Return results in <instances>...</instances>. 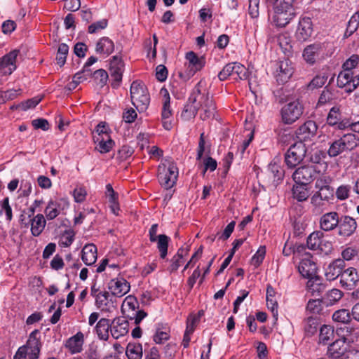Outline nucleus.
Masks as SVG:
<instances>
[{"instance_id": "1", "label": "nucleus", "mask_w": 359, "mask_h": 359, "mask_svg": "<svg viewBox=\"0 0 359 359\" xmlns=\"http://www.w3.org/2000/svg\"><path fill=\"white\" fill-rule=\"evenodd\" d=\"M132 104L141 113L145 111L150 103V95L146 86L140 81H133L130 86Z\"/></svg>"}, {"instance_id": "2", "label": "nucleus", "mask_w": 359, "mask_h": 359, "mask_svg": "<svg viewBox=\"0 0 359 359\" xmlns=\"http://www.w3.org/2000/svg\"><path fill=\"white\" fill-rule=\"evenodd\" d=\"M158 177L163 187L167 189L172 188L178 177V168L176 164L173 161L166 159L165 163L158 166Z\"/></svg>"}, {"instance_id": "3", "label": "nucleus", "mask_w": 359, "mask_h": 359, "mask_svg": "<svg viewBox=\"0 0 359 359\" xmlns=\"http://www.w3.org/2000/svg\"><path fill=\"white\" fill-rule=\"evenodd\" d=\"M201 87L202 82L199 81L194 88L190 96L184 106L181 113V118L184 121H189L194 118L199 109L198 98L201 95Z\"/></svg>"}, {"instance_id": "4", "label": "nucleus", "mask_w": 359, "mask_h": 359, "mask_svg": "<svg viewBox=\"0 0 359 359\" xmlns=\"http://www.w3.org/2000/svg\"><path fill=\"white\" fill-rule=\"evenodd\" d=\"M303 113L304 107L298 100L290 102L280 109L281 121L285 125H291L299 120Z\"/></svg>"}, {"instance_id": "5", "label": "nucleus", "mask_w": 359, "mask_h": 359, "mask_svg": "<svg viewBox=\"0 0 359 359\" xmlns=\"http://www.w3.org/2000/svg\"><path fill=\"white\" fill-rule=\"evenodd\" d=\"M321 170L318 168V165H303L293 172L292 178L297 184L308 185L316 180Z\"/></svg>"}, {"instance_id": "6", "label": "nucleus", "mask_w": 359, "mask_h": 359, "mask_svg": "<svg viewBox=\"0 0 359 359\" xmlns=\"http://www.w3.org/2000/svg\"><path fill=\"white\" fill-rule=\"evenodd\" d=\"M236 75V80H246L249 76L248 70L242 64L235 62L226 64L219 72L218 78L220 81L226 80L230 76Z\"/></svg>"}, {"instance_id": "7", "label": "nucleus", "mask_w": 359, "mask_h": 359, "mask_svg": "<svg viewBox=\"0 0 359 359\" xmlns=\"http://www.w3.org/2000/svg\"><path fill=\"white\" fill-rule=\"evenodd\" d=\"M306 153L305 144L298 142L290 147L285 154V162L288 168H294L304 158Z\"/></svg>"}, {"instance_id": "8", "label": "nucleus", "mask_w": 359, "mask_h": 359, "mask_svg": "<svg viewBox=\"0 0 359 359\" xmlns=\"http://www.w3.org/2000/svg\"><path fill=\"white\" fill-rule=\"evenodd\" d=\"M198 100L199 109H201L200 118L203 121L214 118L216 112L215 104L212 97L205 90H203L202 87Z\"/></svg>"}, {"instance_id": "9", "label": "nucleus", "mask_w": 359, "mask_h": 359, "mask_svg": "<svg viewBox=\"0 0 359 359\" xmlns=\"http://www.w3.org/2000/svg\"><path fill=\"white\" fill-rule=\"evenodd\" d=\"M337 86L340 88H344L347 93H351L359 86V74L354 76L352 72L343 69L338 74Z\"/></svg>"}, {"instance_id": "10", "label": "nucleus", "mask_w": 359, "mask_h": 359, "mask_svg": "<svg viewBox=\"0 0 359 359\" xmlns=\"http://www.w3.org/2000/svg\"><path fill=\"white\" fill-rule=\"evenodd\" d=\"M333 188L325 187L318 189L311 197V204L313 206L314 212H320V208L324 205V202L329 201L333 196Z\"/></svg>"}, {"instance_id": "11", "label": "nucleus", "mask_w": 359, "mask_h": 359, "mask_svg": "<svg viewBox=\"0 0 359 359\" xmlns=\"http://www.w3.org/2000/svg\"><path fill=\"white\" fill-rule=\"evenodd\" d=\"M326 120L329 126L335 127L338 130H344L349 126L348 120L343 118L340 108L337 106L330 109Z\"/></svg>"}, {"instance_id": "12", "label": "nucleus", "mask_w": 359, "mask_h": 359, "mask_svg": "<svg viewBox=\"0 0 359 359\" xmlns=\"http://www.w3.org/2000/svg\"><path fill=\"white\" fill-rule=\"evenodd\" d=\"M325 50L324 43H313L304 48L303 57L307 62L314 64L316 60L324 57Z\"/></svg>"}, {"instance_id": "13", "label": "nucleus", "mask_w": 359, "mask_h": 359, "mask_svg": "<svg viewBox=\"0 0 359 359\" xmlns=\"http://www.w3.org/2000/svg\"><path fill=\"white\" fill-rule=\"evenodd\" d=\"M358 227L357 222L354 218L348 215H342L339 218L338 229V235L347 238L352 236Z\"/></svg>"}, {"instance_id": "14", "label": "nucleus", "mask_w": 359, "mask_h": 359, "mask_svg": "<svg viewBox=\"0 0 359 359\" xmlns=\"http://www.w3.org/2000/svg\"><path fill=\"white\" fill-rule=\"evenodd\" d=\"M110 74L112 79L111 86L116 88L119 86L122 80L123 62L121 57L115 55L110 62Z\"/></svg>"}, {"instance_id": "15", "label": "nucleus", "mask_w": 359, "mask_h": 359, "mask_svg": "<svg viewBox=\"0 0 359 359\" xmlns=\"http://www.w3.org/2000/svg\"><path fill=\"white\" fill-rule=\"evenodd\" d=\"M339 213L335 211L323 214L319 220L320 229L327 232L335 229L339 226Z\"/></svg>"}, {"instance_id": "16", "label": "nucleus", "mask_w": 359, "mask_h": 359, "mask_svg": "<svg viewBox=\"0 0 359 359\" xmlns=\"http://www.w3.org/2000/svg\"><path fill=\"white\" fill-rule=\"evenodd\" d=\"M313 33V25L310 18H302L298 24V27L295 33L297 40L305 41L308 40Z\"/></svg>"}, {"instance_id": "17", "label": "nucleus", "mask_w": 359, "mask_h": 359, "mask_svg": "<svg viewBox=\"0 0 359 359\" xmlns=\"http://www.w3.org/2000/svg\"><path fill=\"white\" fill-rule=\"evenodd\" d=\"M108 287L112 295L121 297L130 291V285L123 278H117L110 280Z\"/></svg>"}, {"instance_id": "18", "label": "nucleus", "mask_w": 359, "mask_h": 359, "mask_svg": "<svg viewBox=\"0 0 359 359\" xmlns=\"http://www.w3.org/2000/svg\"><path fill=\"white\" fill-rule=\"evenodd\" d=\"M347 348L346 339L341 337L330 344L327 348V354L330 358L337 359L345 355L347 352Z\"/></svg>"}, {"instance_id": "19", "label": "nucleus", "mask_w": 359, "mask_h": 359, "mask_svg": "<svg viewBox=\"0 0 359 359\" xmlns=\"http://www.w3.org/2000/svg\"><path fill=\"white\" fill-rule=\"evenodd\" d=\"M359 282V275L357 270L353 267H349L344 270L340 283L346 290H352Z\"/></svg>"}, {"instance_id": "20", "label": "nucleus", "mask_w": 359, "mask_h": 359, "mask_svg": "<svg viewBox=\"0 0 359 359\" xmlns=\"http://www.w3.org/2000/svg\"><path fill=\"white\" fill-rule=\"evenodd\" d=\"M318 126L313 121H306L296 131L297 137L299 142L306 141L313 137L317 132Z\"/></svg>"}, {"instance_id": "21", "label": "nucleus", "mask_w": 359, "mask_h": 359, "mask_svg": "<svg viewBox=\"0 0 359 359\" xmlns=\"http://www.w3.org/2000/svg\"><path fill=\"white\" fill-rule=\"evenodd\" d=\"M187 60V69L189 76L194 75L205 66V61L203 57H198L194 52L189 51L186 54Z\"/></svg>"}, {"instance_id": "22", "label": "nucleus", "mask_w": 359, "mask_h": 359, "mask_svg": "<svg viewBox=\"0 0 359 359\" xmlns=\"http://www.w3.org/2000/svg\"><path fill=\"white\" fill-rule=\"evenodd\" d=\"M294 73V68L288 60L280 61L276 74V81L279 83H285L290 79Z\"/></svg>"}, {"instance_id": "23", "label": "nucleus", "mask_w": 359, "mask_h": 359, "mask_svg": "<svg viewBox=\"0 0 359 359\" xmlns=\"http://www.w3.org/2000/svg\"><path fill=\"white\" fill-rule=\"evenodd\" d=\"M18 53L19 50H13L0 59V70L6 74H11L16 69L15 61Z\"/></svg>"}, {"instance_id": "24", "label": "nucleus", "mask_w": 359, "mask_h": 359, "mask_svg": "<svg viewBox=\"0 0 359 359\" xmlns=\"http://www.w3.org/2000/svg\"><path fill=\"white\" fill-rule=\"evenodd\" d=\"M129 330V323L123 318H115L110 327L111 335L115 339H118L121 337L126 335Z\"/></svg>"}, {"instance_id": "25", "label": "nucleus", "mask_w": 359, "mask_h": 359, "mask_svg": "<svg viewBox=\"0 0 359 359\" xmlns=\"http://www.w3.org/2000/svg\"><path fill=\"white\" fill-rule=\"evenodd\" d=\"M345 262L341 259H337L332 262L325 269V277L329 280H334L339 276L341 277L345 268Z\"/></svg>"}, {"instance_id": "26", "label": "nucleus", "mask_w": 359, "mask_h": 359, "mask_svg": "<svg viewBox=\"0 0 359 359\" xmlns=\"http://www.w3.org/2000/svg\"><path fill=\"white\" fill-rule=\"evenodd\" d=\"M83 342V334L81 332H78L75 335L72 336L67 340L65 343V347L70 351L71 353H78L82 351Z\"/></svg>"}, {"instance_id": "27", "label": "nucleus", "mask_w": 359, "mask_h": 359, "mask_svg": "<svg viewBox=\"0 0 359 359\" xmlns=\"http://www.w3.org/2000/svg\"><path fill=\"white\" fill-rule=\"evenodd\" d=\"M337 98L338 90L333 87L326 86L319 96L317 107H320L330 104Z\"/></svg>"}, {"instance_id": "28", "label": "nucleus", "mask_w": 359, "mask_h": 359, "mask_svg": "<svg viewBox=\"0 0 359 359\" xmlns=\"http://www.w3.org/2000/svg\"><path fill=\"white\" fill-rule=\"evenodd\" d=\"M316 265L309 259H303L298 266V270L304 278H311L316 276Z\"/></svg>"}, {"instance_id": "29", "label": "nucleus", "mask_w": 359, "mask_h": 359, "mask_svg": "<svg viewBox=\"0 0 359 359\" xmlns=\"http://www.w3.org/2000/svg\"><path fill=\"white\" fill-rule=\"evenodd\" d=\"M97 247L93 244H86L81 251V259L85 264L90 266L97 260Z\"/></svg>"}, {"instance_id": "30", "label": "nucleus", "mask_w": 359, "mask_h": 359, "mask_svg": "<svg viewBox=\"0 0 359 359\" xmlns=\"http://www.w3.org/2000/svg\"><path fill=\"white\" fill-rule=\"evenodd\" d=\"M346 152L351 151L359 146V137L353 133L344 134L338 137Z\"/></svg>"}, {"instance_id": "31", "label": "nucleus", "mask_w": 359, "mask_h": 359, "mask_svg": "<svg viewBox=\"0 0 359 359\" xmlns=\"http://www.w3.org/2000/svg\"><path fill=\"white\" fill-rule=\"evenodd\" d=\"M276 291L273 287L268 285L266 287V305L268 309L271 311L275 320H278V302L275 298Z\"/></svg>"}, {"instance_id": "32", "label": "nucleus", "mask_w": 359, "mask_h": 359, "mask_svg": "<svg viewBox=\"0 0 359 359\" xmlns=\"http://www.w3.org/2000/svg\"><path fill=\"white\" fill-rule=\"evenodd\" d=\"M294 12L274 9L273 22L278 27H285L294 18Z\"/></svg>"}, {"instance_id": "33", "label": "nucleus", "mask_w": 359, "mask_h": 359, "mask_svg": "<svg viewBox=\"0 0 359 359\" xmlns=\"http://www.w3.org/2000/svg\"><path fill=\"white\" fill-rule=\"evenodd\" d=\"M114 50V42L108 37L104 36L97 42L95 51L97 53L109 55Z\"/></svg>"}, {"instance_id": "34", "label": "nucleus", "mask_w": 359, "mask_h": 359, "mask_svg": "<svg viewBox=\"0 0 359 359\" xmlns=\"http://www.w3.org/2000/svg\"><path fill=\"white\" fill-rule=\"evenodd\" d=\"M308 291L313 296L320 295L325 290V285L322 283V280L317 276L310 278L306 284Z\"/></svg>"}, {"instance_id": "35", "label": "nucleus", "mask_w": 359, "mask_h": 359, "mask_svg": "<svg viewBox=\"0 0 359 359\" xmlns=\"http://www.w3.org/2000/svg\"><path fill=\"white\" fill-rule=\"evenodd\" d=\"M62 201V199L60 201H49L45 209L46 217L48 220H52L59 215ZM63 202L68 206V203L65 201H63Z\"/></svg>"}, {"instance_id": "36", "label": "nucleus", "mask_w": 359, "mask_h": 359, "mask_svg": "<svg viewBox=\"0 0 359 359\" xmlns=\"http://www.w3.org/2000/svg\"><path fill=\"white\" fill-rule=\"evenodd\" d=\"M31 232L34 236H39L43 231L46 226V219L42 214L36 215L33 219H30Z\"/></svg>"}, {"instance_id": "37", "label": "nucleus", "mask_w": 359, "mask_h": 359, "mask_svg": "<svg viewBox=\"0 0 359 359\" xmlns=\"http://www.w3.org/2000/svg\"><path fill=\"white\" fill-rule=\"evenodd\" d=\"M323 233L321 231H315L307 238L306 244L309 249L312 250H323L321 248Z\"/></svg>"}, {"instance_id": "38", "label": "nucleus", "mask_w": 359, "mask_h": 359, "mask_svg": "<svg viewBox=\"0 0 359 359\" xmlns=\"http://www.w3.org/2000/svg\"><path fill=\"white\" fill-rule=\"evenodd\" d=\"M139 303L137 299L132 295L127 296L121 305V311L126 317L127 313H133L137 311Z\"/></svg>"}, {"instance_id": "39", "label": "nucleus", "mask_w": 359, "mask_h": 359, "mask_svg": "<svg viewBox=\"0 0 359 359\" xmlns=\"http://www.w3.org/2000/svg\"><path fill=\"white\" fill-rule=\"evenodd\" d=\"M94 140L95 143H97L96 149L102 154L109 152L114 144V141L110 138L109 136L94 137Z\"/></svg>"}, {"instance_id": "40", "label": "nucleus", "mask_w": 359, "mask_h": 359, "mask_svg": "<svg viewBox=\"0 0 359 359\" xmlns=\"http://www.w3.org/2000/svg\"><path fill=\"white\" fill-rule=\"evenodd\" d=\"M161 94L163 97V108L161 112V118L162 119H169L172 116V109L170 108V95L168 91L165 88H162L161 90Z\"/></svg>"}, {"instance_id": "41", "label": "nucleus", "mask_w": 359, "mask_h": 359, "mask_svg": "<svg viewBox=\"0 0 359 359\" xmlns=\"http://www.w3.org/2000/svg\"><path fill=\"white\" fill-rule=\"evenodd\" d=\"M170 238L165 234L158 235V238H156V242L157 244V249L160 253V257L165 259L168 255V248Z\"/></svg>"}, {"instance_id": "42", "label": "nucleus", "mask_w": 359, "mask_h": 359, "mask_svg": "<svg viewBox=\"0 0 359 359\" xmlns=\"http://www.w3.org/2000/svg\"><path fill=\"white\" fill-rule=\"evenodd\" d=\"M346 152L341 143V140L337 138L329 142V148L327 150V154L330 158H334L339 155Z\"/></svg>"}, {"instance_id": "43", "label": "nucleus", "mask_w": 359, "mask_h": 359, "mask_svg": "<svg viewBox=\"0 0 359 359\" xmlns=\"http://www.w3.org/2000/svg\"><path fill=\"white\" fill-rule=\"evenodd\" d=\"M126 354L128 359H141L142 357V345L129 343L126 347Z\"/></svg>"}, {"instance_id": "44", "label": "nucleus", "mask_w": 359, "mask_h": 359, "mask_svg": "<svg viewBox=\"0 0 359 359\" xmlns=\"http://www.w3.org/2000/svg\"><path fill=\"white\" fill-rule=\"evenodd\" d=\"M96 332L101 339H107L109 336V320L101 318L96 325Z\"/></svg>"}, {"instance_id": "45", "label": "nucleus", "mask_w": 359, "mask_h": 359, "mask_svg": "<svg viewBox=\"0 0 359 359\" xmlns=\"http://www.w3.org/2000/svg\"><path fill=\"white\" fill-rule=\"evenodd\" d=\"M304 184H297L292 187V196L299 202L305 201L309 198V192Z\"/></svg>"}, {"instance_id": "46", "label": "nucleus", "mask_w": 359, "mask_h": 359, "mask_svg": "<svg viewBox=\"0 0 359 359\" xmlns=\"http://www.w3.org/2000/svg\"><path fill=\"white\" fill-rule=\"evenodd\" d=\"M291 39L287 33H282L277 36V43L285 54L290 53L292 46Z\"/></svg>"}, {"instance_id": "47", "label": "nucleus", "mask_w": 359, "mask_h": 359, "mask_svg": "<svg viewBox=\"0 0 359 359\" xmlns=\"http://www.w3.org/2000/svg\"><path fill=\"white\" fill-rule=\"evenodd\" d=\"M359 27V12H355L350 18L347 24L344 37L348 38L351 36Z\"/></svg>"}, {"instance_id": "48", "label": "nucleus", "mask_w": 359, "mask_h": 359, "mask_svg": "<svg viewBox=\"0 0 359 359\" xmlns=\"http://www.w3.org/2000/svg\"><path fill=\"white\" fill-rule=\"evenodd\" d=\"M319 325L318 318L314 316H309L304 321V331L308 335L314 334Z\"/></svg>"}, {"instance_id": "49", "label": "nucleus", "mask_w": 359, "mask_h": 359, "mask_svg": "<svg viewBox=\"0 0 359 359\" xmlns=\"http://www.w3.org/2000/svg\"><path fill=\"white\" fill-rule=\"evenodd\" d=\"M334 330L328 325H323L320 329L319 343L327 344L334 337Z\"/></svg>"}, {"instance_id": "50", "label": "nucleus", "mask_w": 359, "mask_h": 359, "mask_svg": "<svg viewBox=\"0 0 359 359\" xmlns=\"http://www.w3.org/2000/svg\"><path fill=\"white\" fill-rule=\"evenodd\" d=\"M332 319L335 322L348 323L351 320V313L347 309H339L333 313Z\"/></svg>"}, {"instance_id": "51", "label": "nucleus", "mask_w": 359, "mask_h": 359, "mask_svg": "<svg viewBox=\"0 0 359 359\" xmlns=\"http://www.w3.org/2000/svg\"><path fill=\"white\" fill-rule=\"evenodd\" d=\"M69 53V46L66 43H61L57 49V55H56V61L57 64L61 67H62L65 62L67 56Z\"/></svg>"}, {"instance_id": "52", "label": "nucleus", "mask_w": 359, "mask_h": 359, "mask_svg": "<svg viewBox=\"0 0 359 359\" xmlns=\"http://www.w3.org/2000/svg\"><path fill=\"white\" fill-rule=\"evenodd\" d=\"M39 334V331L38 330H34L30 333L27 344L23 346L26 348V350H29V348H40V341L37 337Z\"/></svg>"}, {"instance_id": "53", "label": "nucleus", "mask_w": 359, "mask_h": 359, "mask_svg": "<svg viewBox=\"0 0 359 359\" xmlns=\"http://www.w3.org/2000/svg\"><path fill=\"white\" fill-rule=\"evenodd\" d=\"M170 338L169 335V331L168 328H165L164 330H163L160 327H157L156 330V332L154 335L153 336V339L156 344H163L167 340H168Z\"/></svg>"}, {"instance_id": "54", "label": "nucleus", "mask_w": 359, "mask_h": 359, "mask_svg": "<svg viewBox=\"0 0 359 359\" xmlns=\"http://www.w3.org/2000/svg\"><path fill=\"white\" fill-rule=\"evenodd\" d=\"M351 187L348 184H341L336 190V197L339 201H345L349 198Z\"/></svg>"}, {"instance_id": "55", "label": "nucleus", "mask_w": 359, "mask_h": 359, "mask_svg": "<svg viewBox=\"0 0 359 359\" xmlns=\"http://www.w3.org/2000/svg\"><path fill=\"white\" fill-rule=\"evenodd\" d=\"M294 0H276L274 1V9L283 10L289 12L294 11L293 3Z\"/></svg>"}, {"instance_id": "56", "label": "nucleus", "mask_w": 359, "mask_h": 359, "mask_svg": "<svg viewBox=\"0 0 359 359\" xmlns=\"http://www.w3.org/2000/svg\"><path fill=\"white\" fill-rule=\"evenodd\" d=\"M266 255L265 246H260L256 253L251 259V264L255 267H258L263 262Z\"/></svg>"}, {"instance_id": "57", "label": "nucleus", "mask_w": 359, "mask_h": 359, "mask_svg": "<svg viewBox=\"0 0 359 359\" xmlns=\"http://www.w3.org/2000/svg\"><path fill=\"white\" fill-rule=\"evenodd\" d=\"M358 64L359 55L356 54H353L343 63L342 68L345 71L351 72V70L355 69Z\"/></svg>"}, {"instance_id": "58", "label": "nucleus", "mask_w": 359, "mask_h": 359, "mask_svg": "<svg viewBox=\"0 0 359 359\" xmlns=\"http://www.w3.org/2000/svg\"><path fill=\"white\" fill-rule=\"evenodd\" d=\"M307 311L313 314H318L323 309L322 301L319 299L309 300L307 306Z\"/></svg>"}, {"instance_id": "59", "label": "nucleus", "mask_w": 359, "mask_h": 359, "mask_svg": "<svg viewBox=\"0 0 359 359\" xmlns=\"http://www.w3.org/2000/svg\"><path fill=\"white\" fill-rule=\"evenodd\" d=\"M323 154L321 151H314L310 156V161L313 163V165H318V168H323L325 170L327 167V165L325 162H324L322 159Z\"/></svg>"}, {"instance_id": "60", "label": "nucleus", "mask_w": 359, "mask_h": 359, "mask_svg": "<svg viewBox=\"0 0 359 359\" xmlns=\"http://www.w3.org/2000/svg\"><path fill=\"white\" fill-rule=\"evenodd\" d=\"M341 255L342 257L341 259L345 262V261H351L357 257L358 255V251L355 248L346 247L342 250Z\"/></svg>"}, {"instance_id": "61", "label": "nucleus", "mask_w": 359, "mask_h": 359, "mask_svg": "<svg viewBox=\"0 0 359 359\" xmlns=\"http://www.w3.org/2000/svg\"><path fill=\"white\" fill-rule=\"evenodd\" d=\"M269 170L273 175V177H277L278 180L282 179L284 176L283 170L276 159L269 165Z\"/></svg>"}, {"instance_id": "62", "label": "nucleus", "mask_w": 359, "mask_h": 359, "mask_svg": "<svg viewBox=\"0 0 359 359\" xmlns=\"http://www.w3.org/2000/svg\"><path fill=\"white\" fill-rule=\"evenodd\" d=\"M327 79L326 75H317L309 83L308 88L310 90L321 88L325 83Z\"/></svg>"}, {"instance_id": "63", "label": "nucleus", "mask_w": 359, "mask_h": 359, "mask_svg": "<svg viewBox=\"0 0 359 359\" xmlns=\"http://www.w3.org/2000/svg\"><path fill=\"white\" fill-rule=\"evenodd\" d=\"M332 182V178L327 175H322L319 177H316L315 183V188L316 189L325 187H330V184Z\"/></svg>"}, {"instance_id": "64", "label": "nucleus", "mask_w": 359, "mask_h": 359, "mask_svg": "<svg viewBox=\"0 0 359 359\" xmlns=\"http://www.w3.org/2000/svg\"><path fill=\"white\" fill-rule=\"evenodd\" d=\"M343 292L338 289H332L326 294V299L329 304H333L341 299Z\"/></svg>"}]
</instances>
